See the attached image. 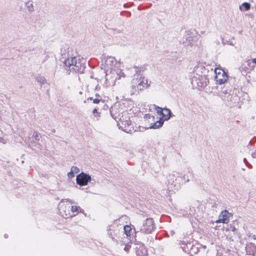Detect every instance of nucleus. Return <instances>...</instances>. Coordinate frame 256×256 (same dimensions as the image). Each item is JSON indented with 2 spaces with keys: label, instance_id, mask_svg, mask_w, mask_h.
Segmentation results:
<instances>
[{
  "label": "nucleus",
  "instance_id": "obj_1",
  "mask_svg": "<svg viewBox=\"0 0 256 256\" xmlns=\"http://www.w3.org/2000/svg\"><path fill=\"white\" fill-rule=\"evenodd\" d=\"M66 69L68 70V74L72 70L75 72L83 73L85 68V60L84 59H77L76 57H70L66 58L64 62Z\"/></svg>",
  "mask_w": 256,
  "mask_h": 256
},
{
  "label": "nucleus",
  "instance_id": "obj_2",
  "mask_svg": "<svg viewBox=\"0 0 256 256\" xmlns=\"http://www.w3.org/2000/svg\"><path fill=\"white\" fill-rule=\"evenodd\" d=\"M106 64L108 68L110 70L112 74H116L118 78L124 77V73L122 70L115 66L116 60L114 57L108 56L106 60Z\"/></svg>",
  "mask_w": 256,
  "mask_h": 256
},
{
  "label": "nucleus",
  "instance_id": "obj_3",
  "mask_svg": "<svg viewBox=\"0 0 256 256\" xmlns=\"http://www.w3.org/2000/svg\"><path fill=\"white\" fill-rule=\"evenodd\" d=\"M138 228L142 233L150 234L154 229V221L152 218H148L142 224H139Z\"/></svg>",
  "mask_w": 256,
  "mask_h": 256
},
{
  "label": "nucleus",
  "instance_id": "obj_4",
  "mask_svg": "<svg viewBox=\"0 0 256 256\" xmlns=\"http://www.w3.org/2000/svg\"><path fill=\"white\" fill-rule=\"evenodd\" d=\"M214 72L216 74L215 80L218 84H222L227 81L228 76L223 70L216 68Z\"/></svg>",
  "mask_w": 256,
  "mask_h": 256
},
{
  "label": "nucleus",
  "instance_id": "obj_5",
  "mask_svg": "<svg viewBox=\"0 0 256 256\" xmlns=\"http://www.w3.org/2000/svg\"><path fill=\"white\" fill-rule=\"evenodd\" d=\"M18 5L20 10L25 13L30 14L34 10L33 2L32 0H21Z\"/></svg>",
  "mask_w": 256,
  "mask_h": 256
},
{
  "label": "nucleus",
  "instance_id": "obj_6",
  "mask_svg": "<svg viewBox=\"0 0 256 256\" xmlns=\"http://www.w3.org/2000/svg\"><path fill=\"white\" fill-rule=\"evenodd\" d=\"M68 202L71 204L73 203V202L69 199L62 200V201L59 204V210L61 213L62 216L66 218L68 216L72 217L74 216L75 214L70 215V206H68L66 207V206L63 204V202Z\"/></svg>",
  "mask_w": 256,
  "mask_h": 256
},
{
  "label": "nucleus",
  "instance_id": "obj_7",
  "mask_svg": "<svg viewBox=\"0 0 256 256\" xmlns=\"http://www.w3.org/2000/svg\"><path fill=\"white\" fill-rule=\"evenodd\" d=\"M134 82L137 84L138 90H142L144 88H148L150 84V82L148 83L147 79L139 75L136 78H134Z\"/></svg>",
  "mask_w": 256,
  "mask_h": 256
},
{
  "label": "nucleus",
  "instance_id": "obj_8",
  "mask_svg": "<svg viewBox=\"0 0 256 256\" xmlns=\"http://www.w3.org/2000/svg\"><path fill=\"white\" fill-rule=\"evenodd\" d=\"M92 180L90 176L84 172L78 174L76 177V184L80 186H85Z\"/></svg>",
  "mask_w": 256,
  "mask_h": 256
},
{
  "label": "nucleus",
  "instance_id": "obj_9",
  "mask_svg": "<svg viewBox=\"0 0 256 256\" xmlns=\"http://www.w3.org/2000/svg\"><path fill=\"white\" fill-rule=\"evenodd\" d=\"M229 220V213L226 210H224L220 212L218 219L216 220V222L228 224Z\"/></svg>",
  "mask_w": 256,
  "mask_h": 256
},
{
  "label": "nucleus",
  "instance_id": "obj_10",
  "mask_svg": "<svg viewBox=\"0 0 256 256\" xmlns=\"http://www.w3.org/2000/svg\"><path fill=\"white\" fill-rule=\"evenodd\" d=\"M108 234L112 239H114L118 232V226L116 225L110 226L108 228Z\"/></svg>",
  "mask_w": 256,
  "mask_h": 256
},
{
  "label": "nucleus",
  "instance_id": "obj_11",
  "mask_svg": "<svg viewBox=\"0 0 256 256\" xmlns=\"http://www.w3.org/2000/svg\"><path fill=\"white\" fill-rule=\"evenodd\" d=\"M171 111L170 109L167 108H163V110L162 112H161L160 115L162 118V120H169L170 118Z\"/></svg>",
  "mask_w": 256,
  "mask_h": 256
},
{
  "label": "nucleus",
  "instance_id": "obj_12",
  "mask_svg": "<svg viewBox=\"0 0 256 256\" xmlns=\"http://www.w3.org/2000/svg\"><path fill=\"white\" fill-rule=\"evenodd\" d=\"M136 253L138 256H146L148 254L147 250L144 246H140L137 248Z\"/></svg>",
  "mask_w": 256,
  "mask_h": 256
},
{
  "label": "nucleus",
  "instance_id": "obj_13",
  "mask_svg": "<svg viewBox=\"0 0 256 256\" xmlns=\"http://www.w3.org/2000/svg\"><path fill=\"white\" fill-rule=\"evenodd\" d=\"M164 124V120L160 118L158 120H157L156 122L151 123L149 127L150 128L156 129L162 126Z\"/></svg>",
  "mask_w": 256,
  "mask_h": 256
},
{
  "label": "nucleus",
  "instance_id": "obj_14",
  "mask_svg": "<svg viewBox=\"0 0 256 256\" xmlns=\"http://www.w3.org/2000/svg\"><path fill=\"white\" fill-rule=\"evenodd\" d=\"M130 95H134L136 94V93H138V90L137 89V84H136L134 82V79L132 80V85L130 88Z\"/></svg>",
  "mask_w": 256,
  "mask_h": 256
},
{
  "label": "nucleus",
  "instance_id": "obj_15",
  "mask_svg": "<svg viewBox=\"0 0 256 256\" xmlns=\"http://www.w3.org/2000/svg\"><path fill=\"white\" fill-rule=\"evenodd\" d=\"M124 234H126L127 237H128L130 236L132 232V228L130 226L126 225L124 226Z\"/></svg>",
  "mask_w": 256,
  "mask_h": 256
},
{
  "label": "nucleus",
  "instance_id": "obj_16",
  "mask_svg": "<svg viewBox=\"0 0 256 256\" xmlns=\"http://www.w3.org/2000/svg\"><path fill=\"white\" fill-rule=\"evenodd\" d=\"M244 7L246 10H248L250 9V4L248 2H244L240 6V10H242V8Z\"/></svg>",
  "mask_w": 256,
  "mask_h": 256
},
{
  "label": "nucleus",
  "instance_id": "obj_17",
  "mask_svg": "<svg viewBox=\"0 0 256 256\" xmlns=\"http://www.w3.org/2000/svg\"><path fill=\"white\" fill-rule=\"evenodd\" d=\"M36 80L41 85L46 83V80L44 76H38L36 78Z\"/></svg>",
  "mask_w": 256,
  "mask_h": 256
},
{
  "label": "nucleus",
  "instance_id": "obj_18",
  "mask_svg": "<svg viewBox=\"0 0 256 256\" xmlns=\"http://www.w3.org/2000/svg\"><path fill=\"white\" fill-rule=\"evenodd\" d=\"M71 170L74 174H76V173H78L80 171V169L76 167V166H72V168H71Z\"/></svg>",
  "mask_w": 256,
  "mask_h": 256
},
{
  "label": "nucleus",
  "instance_id": "obj_19",
  "mask_svg": "<svg viewBox=\"0 0 256 256\" xmlns=\"http://www.w3.org/2000/svg\"><path fill=\"white\" fill-rule=\"evenodd\" d=\"M80 208V206H72L71 211L74 212H77L78 210Z\"/></svg>",
  "mask_w": 256,
  "mask_h": 256
},
{
  "label": "nucleus",
  "instance_id": "obj_20",
  "mask_svg": "<svg viewBox=\"0 0 256 256\" xmlns=\"http://www.w3.org/2000/svg\"><path fill=\"white\" fill-rule=\"evenodd\" d=\"M156 110L158 114H160V115L161 112H162L163 110V108H161L159 106L156 107Z\"/></svg>",
  "mask_w": 256,
  "mask_h": 256
},
{
  "label": "nucleus",
  "instance_id": "obj_21",
  "mask_svg": "<svg viewBox=\"0 0 256 256\" xmlns=\"http://www.w3.org/2000/svg\"><path fill=\"white\" fill-rule=\"evenodd\" d=\"M68 176L69 178H72L74 177V173L70 170V172H68Z\"/></svg>",
  "mask_w": 256,
  "mask_h": 256
},
{
  "label": "nucleus",
  "instance_id": "obj_22",
  "mask_svg": "<svg viewBox=\"0 0 256 256\" xmlns=\"http://www.w3.org/2000/svg\"><path fill=\"white\" fill-rule=\"evenodd\" d=\"M172 176V178L170 180V179L168 180V184H172L173 182H174V180H176V178H175V176L174 175Z\"/></svg>",
  "mask_w": 256,
  "mask_h": 256
},
{
  "label": "nucleus",
  "instance_id": "obj_23",
  "mask_svg": "<svg viewBox=\"0 0 256 256\" xmlns=\"http://www.w3.org/2000/svg\"><path fill=\"white\" fill-rule=\"evenodd\" d=\"M100 101V100L98 98H94L93 100V102L94 104H98Z\"/></svg>",
  "mask_w": 256,
  "mask_h": 256
},
{
  "label": "nucleus",
  "instance_id": "obj_24",
  "mask_svg": "<svg viewBox=\"0 0 256 256\" xmlns=\"http://www.w3.org/2000/svg\"><path fill=\"white\" fill-rule=\"evenodd\" d=\"M252 156L254 158H256V150L252 154Z\"/></svg>",
  "mask_w": 256,
  "mask_h": 256
},
{
  "label": "nucleus",
  "instance_id": "obj_25",
  "mask_svg": "<svg viewBox=\"0 0 256 256\" xmlns=\"http://www.w3.org/2000/svg\"><path fill=\"white\" fill-rule=\"evenodd\" d=\"M230 228H231V230H232V232H234V231H235V230H236V228H235V227H234V226H230Z\"/></svg>",
  "mask_w": 256,
  "mask_h": 256
},
{
  "label": "nucleus",
  "instance_id": "obj_26",
  "mask_svg": "<svg viewBox=\"0 0 256 256\" xmlns=\"http://www.w3.org/2000/svg\"><path fill=\"white\" fill-rule=\"evenodd\" d=\"M38 132H34L33 133V136H34V137H37L38 136Z\"/></svg>",
  "mask_w": 256,
  "mask_h": 256
},
{
  "label": "nucleus",
  "instance_id": "obj_27",
  "mask_svg": "<svg viewBox=\"0 0 256 256\" xmlns=\"http://www.w3.org/2000/svg\"><path fill=\"white\" fill-rule=\"evenodd\" d=\"M146 117H148L149 118H152V119L154 118V116H150V115H146Z\"/></svg>",
  "mask_w": 256,
  "mask_h": 256
},
{
  "label": "nucleus",
  "instance_id": "obj_28",
  "mask_svg": "<svg viewBox=\"0 0 256 256\" xmlns=\"http://www.w3.org/2000/svg\"><path fill=\"white\" fill-rule=\"evenodd\" d=\"M254 250L252 253V254L253 255V256L254 254V253H255V252L256 251V246H254Z\"/></svg>",
  "mask_w": 256,
  "mask_h": 256
},
{
  "label": "nucleus",
  "instance_id": "obj_29",
  "mask_svg": "<svg viewBox=\"0 0 256 256\" xmlns=\"http://www.w3.org/2000/svg\"><path fill=\"white\" fill-rule=\"evenodd\" d=\"M92 112H93L94 114L97 113L98 112V110L96 108H94Z\"/></svg>",
  "mask_w": 256,
  "mask_h": 256
},
{
  "label": "nucleus",
  "instance_id": "obj_30",
  "mask_svg": "<svg viewBox=\"0 0 256 256\" xmlns=\"http://www.w3.org/2000/svg\"><path fill=\"white\" fill-rule=\"evenodd\" d=\"M252 60V62L254 64H256V58H253Z\"/></svg>",
  "mask_w": 256,
  "mask_h": 256
},
{
  "label": "nucleus",
  "instance_id": "obj_31",
  "mask_svg": "<svg viewBox=\"0 0 256 256\" xmlns=\"http://www.w3.org/2000/svg\"><path fill=\"white\" fill-rule=\"evenodd\" d=\"M130 121H126V124H125L129 125V124H130Z\"/></svg>",
  "mask_w": 256,
  "mask_h": 256
},
{
  "label": "nucleus",
  "instance_id": "obj_32",
  "mask_svg": "<svg viewBox=\"0 0 256 256\" xmlns=\"http://www.w3.org/2000/svg\"><path fill=\"white\" fill-rule=\"evenodd\" d=\"M244 162H245L246 164L247 163H248V161H247V160H246V158H244Z\"/></svg>",
  "mask_w": 256,
  "mask_h": 256
},
{
  "label": "nucleus",
  "instance_id": "obj_33",
  "mask_svg": "<svg viewBox=\"0 0 256 256\" xmlns=\"http://www.w3.org/2000/svg\"><path fill=\"white\" fill-rule=\"evenodd\" d=\"M92 98L90 97V98H88V100H92Z\"/></svg>",
  "mask_w": 256,
  "mask_h": 256
},
{
  "label": "nucleus",
  "instance_id": "obj_34",
  "mask_svg": "<svg viewBox=\"0 0 256 256\" xmlns=\"http://www.w3.org/2000/svg\"><path fill=\"white\" fill-rule=\"evenodd\" d=\"M80 94H82V92H80Z\"/></svg>",
  "mask_w": 256,
  "mask_h": 256
}]
</instances>
